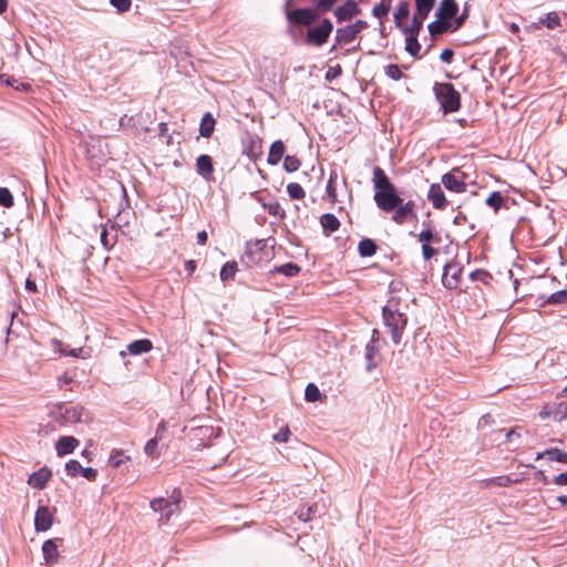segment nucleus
I'll return each mask as SVG.
<instances>
[{
	"mask_svg": "<svg viewBox=\"0 0 567 567\" xmlns=\"http://www.w3.org/2000/svg\"><path fill=\"white\" fill-rule=\"evenodd\" d=\"M399 303L398 300L391 298L382 309L384 324L390 329L392 340L396 344L400 343L402 332L408 323V318L401 311Z\"/></svg>",
	"mask_w": 567,
	"mask_h": 567,
	"instance_id": "f257e3e1",
	"label": "nucleus"
},
{
	"mask_svg": "<svg viewBox=\"0 0 567 567\" xmlns=\"http://www.w3.org/2000/svg\"><path fill=\"white\" fill-rule=\"evenodd\" d=\"M434 92L445 114L456 112L460 109V93L452 84L437 83L434 86Z\"/></svg>",
	"mask_w": 567,
	"mask_h": 567,
	"instance_id": "f03ea898",
	"label": "nucleus"
},
{
	"mask_svg": "<svg viewBox=\"0 0 567 567\" xmlns=\"http://www.w3.org/2000/svg\"><path fill=\"white\" fill-rule=\"evenodd\" d=\"M178 496H172L171 499L155 498L151 502L154 512H159V520L166 524L171 517L178 511Z\"/></svg>",
	"mask_w": 567,
	"mask_h": 567,
	"instance_id": "7ed1b4c3",
	"label": "nucleus"
},
{
	"mask_svg": "<svg viewBox=\"0 0 567 567\" xmlns=\"http://www.w3.org/2000/svg\"><path fill=\"white\" fill-rule=\"evenodd\" d=\"M374 200L379 208L384 212H392L396 206L402 204V198L396 194L395 188L377 190L374 193Z\"/></svg>",
	"mask_w": 567,
	"mask_h": 567,
	"instance_id": "20e7f679",
	"label": "nucleus"
},
{
	"mask_svg": "<svg viewBox=\"0 0 567 567\" xmlns=\"http://www.w3.org/2000/svg\"><path fill=\"white\" fill-rule=\"evenodd\" d=\"M333 25L330 20L324 19L319 25L310 28L308 30V42L315 45H322L329 38Z\"/></svg>",
	"mask_w": 567,
	"mask_h": 567,
	"instance_id": "39448f33",
	"label": "nucleus"
},
{
	"mask_svg": "<svg viewBox=\"0 0 567 567\" xmlns=\"http://www.w3.org/2000/svg\"><path fill=\"white\" fill-rule=\"evenodd\" d=\"M367 22L362 20H358L355 23L347 25L344 28H340L337 30V41L339 43H350L353 41L358 33H360L363 29L367 28Z\"/></svg>",
	"mask_w": 567,
	"mask_h": 567,
	"instance_id": "423d86ee",
	"label": "nucleus"
},
{
	"mask_svg": "<svg viewBox=\"0 0 567 567\" xmlns=\"http://www.w3.org/2000/svg\"><path fill=\"white\" fill-rule=\"evenodd\" d=\"M442 183L446 189L454 193H463L466 190V184L463 181V174L458 171L444 174L442 176Z\"/></svg>",
	"mask_w": 567,
	"mask_h": 567,
	"instance_id": "0eeeda50",
	"label": "nucleus"
},
{
	"mask_svg": "<svg viewBox=\"0 0 567 567\" xmlns=\"http://www.w3.org/2000/svg\"><path fill=\"white\" fill-rule=\"evenodd\" d=\"M287 17L292 23L310 25L317 19V13L313 9L305 8L288 11Z\"/></svg>",
	"mask_w": 567,
	"mask_h": 567,
	"instance_id": "6e6552de",
	"label": "nucleus"
},
{
	"mask_svg": "<svg viewBox=\"0 0 567 567\" xmlns=\"http://www.w3.org/2000/svg\"><path fill=\"white\" fill-rule=\"evenodd\" d=\"M53 524V515L50 512L49 507L40 506L34 515V529L40 532H47L51 528Z\"/></svg>",
	"mask_w": 567,
	"mask_h": 567,
	"instance_id": "1a4fd4ad",
	"label": "nucleus"
},
{
	"mask_svg": "<svg viewBox=\"0 0 567 567\" xmlns=\"http://www.w3.org/2000/svg\"><path fill=\"white\" fill-rule=\"evenodd\" d=\"M461 274H462V270L457 264L445 265L443 276H442L443 285L449 289L456 288L458 285V278H460Z\"/></svg>",
	"mask_w": 567,
	"mask_h": 567,
	"instance_id": "9d476101",
	"label": "nucleus"
},
{
	"mask_svg": "<svg viewBox=\"0 0 567 567\" xmlns=\"http://www.w3.org/2000/svg\"><path fill=\"white\" fill-rule=\"evenodd\" d=\"M79 445L78 439L74 436H62L55 443V451L59 456L72 453Z\"/></svg>",
	"mask_w": 567,
	"mask_h": 567,
	"instance_id": "9b49d317",
	"label": "nucleus"
},
{
	"mask_svg": "<svg viewBox=\"0 0 567 567\" xmlns=\"http://www.w3.org/2000/svg\"><path fill=\"white\" fill-rule=\"evenodd\" d=\"M42 554L45 564L53 565L58 561L60 554L55 539H48L42 545Z\"/></svg>",
	"mask_w": 567,
	"mask_h": 567,
	"instance_id": "f8f14e48",
	"label": "nucleus"
},
{
	"mask_svg": "<svg viewBox=\"0 0 567 567\" xmlns=\"http://www.w3.org/2000/svg\"><path fill=\"white\" fill-rule=\"evenodd\" d=\"M427 198L432 203L434 208L442 209L446 205V198L440 184L431 185Z\"/></svg>",
	"mask_w": 567,
	"mask_h": 567,
	"instance_id": "ddd939ff",
	"label": "nucleus"
},
{
	"mask_svg": "<svg viewBox=\"0 0 567 567\" xmlns=\"http://www.w3.org/2000/svg\"><path fill=\"white\" fill-rule=\"evenodd\" d=\"M414 203L409 200L396 206L394 208L393 220L396 224H403L409 217L413 216Z\"/></svg>",
	"mask_w": 567,
	"mask_h": 567,
	"instance_id": "4468645a",
	"label": "nucleus"
},
{
	"mask_svg": "<svg viewBox=\"0 0 567 567\" xmlns=\"http://www.w3.org/2000/svg\"><path fill=\"white\" fill-rule=\"evenodd\" d=\"M359 13L358 4L353 1H348L343 6L338 7L334 11V16L338 21L350 20L352 17Z\"/></svg>",
	"mask_w": 567,
	"mask_h": 567,
	"instance_id": "2eb2a0df",
	"label": "nucleus"
},
{
	"mask_svg": "<svg viewBox=\"0 0 567 567\" xmlns=\"http://www.w3.org/2000/svg\"><path fill=\"white\" fill-rule=\"evenodd\" d=\"M51 477V472L43 467L40 468L38 472H34L28 480L29 485H31L34 488L42 489L49 478Z\"/></svg>",
	"mask_w": 567,
	"mask_h": 567,
	"instance_id": "dca6fc26",
	"label": "nucleus"
},
{
	"mask_svg": "<svg viewBox=\"0 0 567 567\" xmlns=\"http://www.w3.org/2000/svg\"><path fill=\"white\" fill-rule=\"evenodd\" d=\"M547 458L559 463H567V452H564L557 447L547 449L536 454L535 460Z\"/></svg>",
	"mask_w": 567,
	"mask_h": 567,
	"instance_id": "f3484780",
	"label": "nucleus"
},
{
	"mask_svg": "<svg viewBox=\"0 0 567 567\" xmlns=\"http://www.w3.org/2000/svg\"><path fill=\"white\" fill-rule=\"evenodd\" d=\"M457 10L455 0H443L436 16L441 20H450L457 13Z\"/></svg>",
	"mask_w": 567,
	"mask_h": 567,
	"instance_id": "a211bd4d",
	"label": "nucleus"
},
{
	"mask_svg": "<svg viewBox=\"0 0 567 567\" xmlns=\"http://www.w3.org/2000/svg\"><path fill=\"white\" fill-rule=\"evenodd\" d=\"M153 344L148 339H141L131 342L127 346V352L132 355H140L143 353H147L152 350Z\"/></svg>",
	"mask_w": 567,
	"mask_h": 567,
	"instance_id": "6ab92c4d",
	"label": "nucleus"
},
{
	"mask_svg": "<svg viewBox=\"0 0 567 567\" xmlns=\"http://www.w3.org/2000/svg\"><path fill=\"white\" fill-rule=\"evenodd\" d=\"M285 144L282 143V141L278 140V141H275L271 146H270V150H269V155H268V163L270 165H277L284 154H285Z\"/></svg>",
	"mask_w": 567,
	"mask_h": 567,
	"instance_id": "aec40b11",
	"label": "nucleus"
},
{
	"mask_svg": "<svg viewBox=\"0 0 567 567\" xmlns=\"http://www.w3.org/2000/svg\"><path fill=\"white\" fill-rule=\"evenodd\" d=\"M196 167L199 175L209 178L213 174V163L208 155H200L196 161Z\"/></svg>",
	"mask_w": 567,
	"mask_h": 567,
	"instance_id": "412c9836",
	"label": "nucleus"
},
{
	"mask_svg": "<svg viewBox=\"0 0 567 567\" xmlns=\"http://www.w3.org/2000/svg\"><path fill=\"white\" fill-rule=\"evenodd\" d=\"M373 184L375 192L394 187L380 167H375L373 171Z\"/></svg>",
	"mask_w": 567,
	"mask_h": 567,
	"instance_id": "4be33fe9",
	"label": "nucleus"
},
{
	"mask_svg": "<svg viewBox=\"0 0 567 567\" xmlns=\"http://www.w3.org/2000/svg\"><path fill=\"white\" fill-rule=\"evenodd\" d=\"M215 118L210 113H205L199 125V133L203 137H210L215 128Z\"/></svg>",
	"mask_w": 567,
	"mask_h": 567,
	"instance_id": "5701e85b",
	"label": "nucleus"
},
{
	"mask_svg": "<svg viewBox=\"0 0 567 567\" xmlns=\"http://www.w3.org/2000/svg\"><path fill=\"white\" fill-rule=\"evenodd\" d=\"M320 223L326 235L334 233L340 226L338 218L332 214L322 215Z\"/></svg>",
	"mask_w": 567,
	"mask_h": 567,
	"instance_id": "b1692460",
	"label": "nucleus"
},
{
	"mask_svg": "<svg viewBox=\"0 0 567 567\" xmlns=\"http://www.w3.org/2000/svg\"><path fill=\"white\" fill-rule=\"evenodd\" d=\"M424 20H425V18H421L420 16L414 13L411 24L410 25L403 24L401 30L404 34L419 35V33L423 27Z\"/></svg>",
	"mask_w": 567,
	"mask_h": 567,
	"instance_id": "393cba45",
	"label": "nucleus"
},
{
	"mask_svg": "<svg viewBox=\"0 0 567 567\" xmlns=\"http://www.w3.org/2000/svg\"><path fill=\"white\" fill-rule=\"evenodd\" d=\"M378 351L379 349L375 344H373V342H369L365 346L364 358L367 361V371H371L377 365L375 357L378 354Z\"/></svg>",
	"mask_w": 567,
	"mask_h": 567,
	"instance_id": "a878e982",
	"label": "nucleus"
},
{
	"mask_svg": "<svg viewBox=\"0 0 567 567\" xmlns=\"http://www.w3.org/2000/svg\"><path fill=\"white\" fill-rule=\"evenodd\" d=\"M409 14H410V8H409L408 2H405V1L400 2L396 8V11L394 13V23L399 29L402 28V25H403L402 21L404 19H408Z\"/></svg>",
	"mask_w": 567,
	"mask_h": 567,
	"instance_id": "bb28decb",
	"label": "nucleus"
},
{
	"mask_svg": "<svg viewBox=\"0 0 567 567\" xmlns=\"http://www.w3.org/2000/svg\"><path fill=\"white\" fill-rule=\"evenodd\" d=\"M130 460L131 457L125 455L124 451L113 450L109 457V464L114 468H118L122 464L128 462Z\"/></svg>",
	"mask_w": 567,
	"mask_h": 567,
	"instance_id": "cd10ccee",
	"label": "nucleus"
},
{
	"mask_svg": "<svg viewBox=\"0 0 567 567\" xmlns=\"http://www.w3.org/2000/svg\"><path fill=\"white\" fill-rule=\"evenodd\" d=\"M405 50L406 52L416 58L421 50V45L417 41V35L405 34Z\"/></svg>",
	"mask_w": 567,
	"mask_h": 567,
	"instance_id": "c85d7f7f",
	"label": "nucleus"
},
{
	"mask_svg": "<svg viewBox=\"0 0 567 567\" xmlns=\"http://www.w3.org/2000/svg\"><path fill=\"white\" fill-rule=\"evenodd\" d=\"M435 0H415L416 12L415 14L421 18H427L429 13L433 9Z\"/></svg>",
	"mask_w": 567,
	"mask_h": 567,
	"instance_id": "c756f323",
	"label": "nucleus"
},
{
	"mask_svg": "<svg viewBox=\"0 0 567 567\" xmlns=\"http://www.w3.org/2000/svg\"><path fill=\"white\" fill-rule=\"evenodd\" d=\"M359 254L362 257H371L375 254L377 246L371 239H363L358 246Z\"/></svg>",
	"mask_w": 567,
	"mask_h": 567,
	"instance_id": "7c9ffc66",
	"label": "nucleus"
},
{
	"mask_svg": "<svg viewBox=\"0 0 567 567\" xmlns=\"http://www.w3.org/2000/svg\"><path fill=\"white\" fill-rule=\"evenodd\" d=\"M451 27H452L451 23L445 22V20H441L437 18V20H435L429 24V31L432 35H436V34H441V33L445 32Z\"/></svg>",
	"mask_w": 567,
	"mask_h": 567,
	"instance_id": "2f4dec72",
	"label": "nucleus"
},
{
	"mask_svg": "<svg viewBox=\"0 0 567 567\" xmlns=\"http://www.w3.org/2000/svg\"><path fill=\"white\" fill-rule=\"evenodd\" d=\"M338 173L337 171H332L330 173V177H329V181H328V184H327V195L328 197L331 199V200H336L337 199V181H338Z\"/></svg>",
	"mask_w": 567,
	"mask_h": 567,
	"instance_id": "473e14b6",
	"label": "nucleus"
},
{
	"mask_svg": "<svg viewBox=\"0 0 567 567\" xmlns=\"http://www.w3.org/2000/svg\"><path fill=\"white\" fill-rule=\"evenodd\" d=\"M392 0H381L379 4H375L372 9V13L375 18H383L388 16L391 8Z\"/></svg>",
	"mask_w": 567,
	"mask_h": 567,
	"instance_id": "72a5a7b5",
	"label": "nucleus"
},
{
	"mask_svg": "<svg viewBox=\"0 0 567 567\" xmlns=\"http://www.w3.org/2000/svg\"><path fill=\"white\" fill-rule=\"evenodd\" d=\"M161 441V436L153 437L148 440L144 446V452L152 457H158L159 451H158V442Z\"/></svg>",
	"mask_w": 567,
	"mask_h": 567,
	"instance_id": "f704fd0d",
	"label": "nucleus"
},
{
	"mask_svg": "<svg viewBox=\"0 0 567 567\" xmlns=\"http://www.w3.org/2000/svg\"><path fill=\"white\" fill-rule=\"evenodd\" d=\"M305 398L309 402H317L321 399V392L317 385L309 383L305 390Z\"/></svg>",
	"mask_w": 567,
	"mask_h": 567,
	"instance_id": "c9c22d12",
	"label": "nucleus"
},
{
	"mask_svg": "<svg viewBox=\"0 0 567 567\" xmlns=\"http://www.w3.org/2000/svg\"><path fill=\"white\" fill-rule=\"evenodd\" d=\"M237 271V264L235 261L226 262L220 270V279L227 281L231 279Z\"/></svg>",
	"mask_w": 567,
	"mask_h": 567,
	"instance_id": "e433bc0d",
	"label": "nucleus"
},
{
	"mask_svg": "<svg viewBox=\"0 0 567 567\" xmlns=\"http://www.w3.org/2000/svg\"><path fill=\"white\" fill-rule=\"evenodd\" d=\"M287 192L292 199H302L306 195L303 188L298 183L288 184Z\"/></svg>",
	"mask_w": 567,
	"mask_h": 567,
	"instance_id": "4c0bfd02",
	"label": "nucleus"
},
{
	"mask_svg": "<svg viewBox=\"0 0 567 567\" xmlns=\"http://www.w3.org/2000/svg\"><path fill=\"white\" fill-rule=\"evenodd\" d=\"M486 204L494 208L495 212H497L502 204H503V197L498 192H493L486 199Z\"/></svg>",
	"mask_w": 567,
	"mask_h": 567,
	"instance_id": "58836bf2",
	"label": "nucleus"
},
{
	"mask_svg": "<svg viewBox=\"0 0 567 567\" xmlns=\"http://www.w3.org/2000/svg\"><path fill=\"white\" fill-rule=\"evenodd\" d=\"M0 205L7 208L13 205L12 194L6 187H0Z\"/></svg>",
	"mask_w": 567,
	"mask_h": 567,
	"instance_id": "ea45409f",
	"label": "nucleus"
},
{
	"mask_svg": "<svg viewBox=\"0 0 567 567\" xmlns=\"http://www.w3.org/2000/svg\"><path fill=\"white\" fill-rule=\"evenodd\" d=\"M82 416V409L71 406L65 409V419L70 422H80Z\"/></svg>",
	"mask_w": 567,
	"mask_h": 567,
	"instance_id": "a19ab883",
	"label": "nucleus"
},
{
	"mask_svg": "<svg viewBox=\"0 0 567 567\" xmlns=\"http://www.w3.org/2000/svg\"><path fill=\"white\" fill-rule=\"evenodd\" d=\"M215 458L209 461L210 466L215 467L221 464L228 456L229 451L227 449H216L214 450Z\"/></svg>",
	"mask_w": 567,
	"mask_h": 567,
	"instance_id": "79ce46f5",
	"label": "nucleus"
},
{
	"mask_svg": "<svg viewBox=\"0 0 567 567\" xmlns=\"http://www.w3.org/2000/svg\"><path fill=\"white\" fill-rule=\"evenodd\" d=\"M81 471L82 466L76 460H71L65 464V472L72 477L81 474Z\"/></svg>",
	"mask_w": 567,
	"mask_h": 567,
	"instance_id": "37998d69",
	"label": "nucleus"
},
{
	"mask_svg": "<svg viewBox=\"0 0 567 567\" xmlns=\"http://www.w3.org/2000/svg\"><path fill=\"white\" fill-rule=\"evenodd\" d=\"M548 303H566L567 302V290H559L551 293L547 298Z\"/></svg>",
	"mask_w": 567,
	"mask_h": 567,
	"instance_id": "c03bdc74",
	"label": "nucleus"
},
{
	"mask_svg": "<svg viewBox=\"0 0 567 567\" xmlns=\"http://www.w3.org/2000/svg\"><path fill=\"white\" fill-rule=\"evenodd\" d=\"M284 167L287 172H296L300 167V162L295 156H286L284 161Z\"/></svg>",
	"mask_w": 567,
	"mask_h": 567,
	"instance_id": "a18cd8bd",
	"label": "nucleus"
},
{
	"mask_svg": "<svg viewBox=\"0 0 567 567\" xmlns=\"http://www.w3.org/2000/svg\"><path fill=\"white\" fill-rule=\"evenodd\" d=\"M278 272L288 277H293L299 272V267L295 264L288 262L278 268Z\"/></svg>",
	"mask_w": 567,
	"mask_h": 567,
	"instance_id": "49530a36",
	"label": "nucleus"
},
{
	"mask_svg": "<svg viewBox=\"0 0 567 567\" xmlns=\"http://www.w3.org/2000/svg\"><path fill=\"white\" fill-rule=\"evenodd\" d=\"M543 23H545L548 29H555L560 24V19L557 13L550 12L543 20Z\"/></svg>",
	"mask_w": 567,
	"mask_h": 567,
	"instance_id": "de8ad7c7",
	"label": "nucleus"
},
{
	"mask_svg": "<svg viewBox=\"0 0 567 567\" xmlns=\"http://www.w3.org/2000/svg\"><path fill=\"white\" fill-rule=\"evenodd\" d=\"M110 3L121 13L127 12L132 6L131 0H110Z\"/></svg>",
	"mask_w": 567,
	"mask_h": 567,
	"instance_id": "09e8293b",
	"label": "nucleus"
},
{
	"mask_svg": "<svg viewBox=\"0 0 567 567\" xmlns=\"http://www.w3.org/2000/svg\"><path fill=\"white\" fill-rule=\"evenodd\" d=\"M385 74L386 76H389L390 79L394 80V81H398L401 79L402 76V72L401 70L399 69L398 65L395 64H390L385 68Z\"/></svg>",
	"mask_w": 567,
	"mask_h": 567,
	"instance_id": "8fccbe9b",
	"label": "nucleus"
},
{
	"mask_svg": "<svg viewBox=\"0 0 567 567\" xmlns=\"http://www.w3.org/2000/svg\"><path fill=\"white\" fill-rule=\"evenodd\" d=\"M261 154V140L256 138L251 141L248 155L252 158L258 157Z\"/></svg>",
	"mask_w": 567,
	"mask_h": 567,
	"instance_id": "3c124183",
	"label": "nucleus"
},
{
	"mask_svg": "<svg viewBox=\"0 0 567 567\" xmlns=\"http://www.w3.org/2000/svg\"><path fill=\"white\" fill-rule=\"evenodd\" d=\"M419 240L422 243V245L430 244L432 240H434V236L431 228L423 229L419 234Z\"/></svg>",
	"mask_w": 567,
	"mask_h": 567,
	"instance_id": "603ef678",
	"label": "nucleus"
},
{
	"mask_svg": "<svg viewBox=\"0 0 567 567\" xmlns=\"http://www.w3.org/2000/svg\"><path fill=\"white\" fill-rule=\"evenodd\" d=\"M290 431L288 427H282L278 433L274 435V441L285 443L289 440Z\"/></svg>",
	"mask_w": 567,
	"mask_h": 567,
	"instance_id": "864d4df0",
	"label": "nucleus"
},
{
	"mask_svg": "<svg viewBox=\"0 0 567 567\" xmlns=\"http://www.w3.org/2000/svg\"><path fill=\"white\" fill-rule=\"evenodd\" d=\"M81 475L89 481H94L97 475V471L93 467H82Z\"/></svg>",
	"mask_w": 567,
	"mask_h": 567,
	"instance_id": "5fc2aeb1",
	"label": "nucleus"
},
{
	"mask_svg": "<svg viewBox=\"0 0 567 567\" xmlns=\"http://www.w3.org/2000/svg\"><path fill=\"white\" fill-rule=\"evenodd\" d=\"M65 355H70L73 358H86L85 350L83 348H76V349H66Z\"/></svg>",
	"mask_w": 567,
	"mask_h": 567,
	"instance_id": "6e6d98bb",
	"label": "nucleus"
},
{
	"mask_svg": "<svg viewBox=\"0 0 567 567\" xmlns=\"http://www.w3.org/2000/svg\"><path fill=\"white\" fill-rule=\"evenodd\" d=\"M51 344L53 346L54 350L59 352L62 355H65L66 353V347L58 339H52Z\"/></svg>",
	"mask_w": 567,
	"mask_h": 567,
	"instance_id": "4d7b16f0",
	"label": "nucleus"
},
{
	"mask_svg": "<svg viewBox=\"0 0 567 567\" xmlns=\"http://www.w3.org/2000/svg\"><path fill=\"white\" fill-rule=\"evenodd\" d=\"M265 207L268 209L269 214L274 216H280L282 214V209L278 203L269 204Z\"/></svg>",
	"mask_w": 567,
	"mask_h": 567,
	"instance_id": "13d9d810",
	"label": "nucleus"
},
{
	"mask_svg": "<svg viewBox=\"0 0 567 567\" xmlns=\"http://www.w3.org/2000/svg\"><path fill=\"white\" fill-rule=\"evenodd\" d=\"M422 254H423L424 259L429 260L434 256L435 249L432 248L430 246V244L422 245Z\"/></svg>",
	"mask_w": 567,
	"mask_h": 567,
	"instance_id": "bf43d9fd",
	"label": "nucleus"
},
{
	"mask_svg": "<svg viewBox=\"0 0 567 567\" xmlns=\"http://www.w3.org/2000/svg\"><path fill=\"white\" fill-rule=\"evenodd\" d=\"M493 483H495L498 486H508L513 483V480L508 476H499L493 480Z\"/></svg>",
	"mask_w": 567,
	"mask_h": 567,
	"instance_id": "052dcab7",
	"label": "nucleus"
},
{
	"mask_svg": "<svg viewBox=\"0 0 567 567\" xmlns=\"http://www.w3.org/2000/svg\"><path fill=\"white\" fill-rule=\"evenodd\" d=\"M553 483L559 486L567 485V472L555 476Z\"/></svg>",
	"mask_w": 567,
	"mask_h": 567,
	"instance_id": "680f3d73",
	"label": "nucleus"
},
{
	"mask_svg": "<svg viewBox=\"0 0 567 567\" xmlns=\"http://www.w3.org/2000/svg\"><path fill=\"white\" fill-rule=\"evenodd\" d=\"M453 55H454V53L452 50L445 49L442 51L440 59L445 63H450L453 59Z\"/></svg>",
	"mask_w": 567,
	"mask_h": 567,
	"instance_id": "e2e57ef3",
	"label": "nucleus"
},
{
	"mask_svg": "<svg viewBox=\"0 0 567 567\" xmlns=\"http://www.w3.org/2000/svg\"><path fill=\"white\" fill-rule=\"evenodd\" d=\"M213 429H209V427H199V429H196V435L197 436H206V435H210L213 434Z\"/></svg>",
	"mask_w": 567,
	"mask_h": 567,
	"instance_id": "0e129e2a",
	"label": "nucleus"
},
{
	"mask_svg": "<svg viewBox=\"0 0 567 567\" xmlns=\"http://www.w3.org/2000/svg\"><path fill=\"white\" fill-rule=\"evenodd\" d=\"M337 0H318L319 8L329 9Z\"/></svg>",
	"mask_w": 567,
	"mask_h": 567,
	"instance_id": "69168bd1",
	"label": "nucleus"
},
{
	"mask_svg": "<svg viewBox=\"0 0 567 567\" xmlns=\"http://www.w3.org/2000/svg\"><path fill=\"white\" fill-rule=\"evenodd\" d=\"M207 241V233L205 230H202L197 234V243L199 245H205Z\"/></svg>",
	"mask_w": 567,
	"mask_h": 567,
	"instance_id": "338daca9",
	"label": "nucleus"
},
{
	"mask_svg": "<svg viewBox=\"0 0 567 567\" xmlns=\"http://www.w3.org/2000/svg\"><path fill=\"white\" fill-rule=\"evenodd\" d=\"M166 430V425H165V422L162 421L158 425H157V429H156V435L155 437H158V436H163V433L165 432Z\"/></svg>",
	"mask_w": 567,
	"mask_h": 567,
	"instance_id": "774afa93",
	"label": "nucleus"
}]
</instances>
